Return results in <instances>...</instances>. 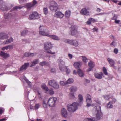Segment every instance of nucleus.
I'll list each match as a JSON object with an SVG mask.
<instances>
[{"mask_svg":"<svg viewBox=\"0 0 121 121\" xmlns=\"http://www.w3.org/2000/svg\"><path fill=\"white\" fill-rule=\"evenodd\" d=\"M69 98L71 99H73L75 98L74 94L73 93H69Z\"/></svg>","mask_w":121,"mask_h":121,"instance_id":"473e14b6","label":"nucleus"},{"mask_svg":"<svg viewBox=\"0 0 121 121\" xmlns=\"http://www.w3.org/2000/svg\"><path fill=\"white\" fill-rule=\"evenodd\" d=\"M39 106H40L39 104H36L35 106V109H38V108L39 107Z\"/></svg>","mask_w":121,"mask_h":121,"instance_id":"bf43d9fd","label":"nucleus"},{"mask_svg":"<svg viewBox=\"0 0 121 121\" xmlns=\"http://www.w3.org/2000/svg\"><path fill=\"white\" fill-rule=\"evenodd\" d=\"M77 90V87L75 86H71L69 88L70 91L71 93H73L76 92Z\"/></svg>","mask_w":121,"mask_h":121,"instance_id":"412c9836","label":"nucleus"},{"mask_svg":"<svg viewBox=\"0 0 121 121\" xmlns=\"http://www.w3.org/2000/svg\"><path fill=\"white\" fill-rule=\"evenodd\" d=\"M40 65L41 66H43L44 65H46L49 66V63L47 62L46 61H43L40 62L39 63Z\"/></svg>","mask_w":121,"mask_h":121,"instance_id":"393cba45","label":"nucleus"},{"mask_svg":"<svg viewBox=\"0 0 121 121\" xmlns=\"http://www.w3.org/2000/svg\"><path fill=\"white\" fill-rule=\"evenodd\" d=\"M47 30L45 27L43 26H41L39 27V33L41 35L47 36L48 35Z\"/></svg>","mask_w":121,"mask_h":121,"instance_id":"0eeeda50","label":"nucleus"},{"mask_svg":"<svg viewBox=\"0 0 121 121\" xmlns=\"http://www.w3.org/2000/svg\"><path fill=\"white\" fill-rule=\"evenodd\" d=\"M114 15L113 17L112 18V19L114 20H116L117 19V17L116 16L115 14H113Z\"/></svg>","mask_w":121,"mask_h":121,"instance_id":"338daca9","label":"nucleus"},{"mask_svg":"<svg viewBox=\"0 0 121 121\" xmlns=\"http://www.w3.org/2000/svg\"><path fill=\"white\" fill-rule=\"evenodd\" d=\"M29 53L26 52L24 54V55L25 56L27 57H29Z\"/></svg>","mask_w":121,"mask_h":121,"instance_id":"680f3d73","label":"nucleus"},{"mask_svg":"<svg viewBox=\"0 0 121 121\" xmlns=\"http://www.w3.org/2000/svg\"><path fill=\"white\" fill-rule=\"evenodd\" d=\"M8 37V35L4 32H2L0 34V39H6Z\"/></svg>","mask_w":121,"mask_h":121,"instance_id":"dca6fc26","label":"nucleus"},{"mask_svg":"<svg viewBox=\"0 0 121 121\" xmlns=\"http://www.w3.org/2000/svg\"><path fill=\"white\" fill-rule=\"evenodd\" d=\"M0 55L1 57L4 58H6L9 57V54L3 52L1 51Z\"/></svg>","mask_w":121,"mask_h":121,"instance_id":"6ab92c4d","label":"nucleus"},{"mask_svg":"<svg viewBox=\"0 0 121 121\" xmlns=\"http://www.w3.org/2000/svg\"><path fill=\"white\" fill-rule=\"evenodd\" d=\"M41 87L45 93H48L49 89L45 85H42Z\"/></svg>","mask_w":121,"mask_h":121,"instance_id":"4be33fe9","label":"nucleus"},{"mask_svg":"<svg viewBox=\"0 0 121 121\" xmlns=\"http://www.w3.org/2000/svg\"><path fill=\"white\" fill-rule=\"evenodd\" d=\"M58 63L59 66H60V68H61L62 66L65 65V62L63 60L61 59H59L58 60Z\"/></svg>","mask_w":121,"mask_h":121,"instance_id":"a878e982","label":"nucleus"},{"mask_svg":"<svg viewBox=\"0 0 121 121\" xmlns=\"http://www.w3.org/2000/svg\"><path fill=\"white\" fill-rule=\"evenodd\" d=\"M44 48L46 50V52L52 54H55V52H52L50 50V49H51L52 47V45L51 43L50 42H46L44 44Z\"/></svg>","mask_w":121,"mask_h":121,"instance_id":"7ed1b4c3","label":"nucleus"},{"mask_svg":"<svg viewBox=\"0 0 121 121\" xmlns=\"http://www.w3.org/2000/svg\"><path fill=\"white\" fill-rule=\"evenodd\" d=\"M47 36L50 37L54 40H59L60 39V38L59 37L55 35H49L48 34V35Z\"/></svg>","mask_w":121,"mask_h":121,"instance_id":"aec40b11","label":"nucleus"},{"mask_svg":"<svg viewBox=\"0 0 121 121\" xmlns=\"http://www.w3.org/2000/svg\"><path fill=\"white\" fill-rule=\"evenodd\" d=\"M79 102L80 104H81L82 103L83 97L82 95L81 94H79L78 95Z\"/></svg>","mask_w":121,"mask_h":121,"instance_id":"c756f323","label":"nucleus"},{"mask_svg":"<svg viewBox=\"0 0 121 121\" xmlns=\"http://www.w3.org/2000/svg\"><path fill=\"white\" fill-rule=\"evenodd\" d=\"M78 106V104L75 102L71 104H68L67 105L68 110L70 112H73L77 110Z\"/></svg>","mask_w":121,"mask_h":121,"instance_id":"f257e3e1","label":"nucleus"},{"mask_svg":"<svg viewBox=\"0 0 121 121\" xmlns=\"http://www.w3.org/2000/svg\"><path fill=\"white\" fill-rule=\"evenodd\" d=\"M103 97L105 99H108L110 98V97H109V95H104L103 96Z\"/></svg>","mask_w":121,"mask_h":121,"instance_id":"49530a36","label":"nucleus"},{"mask_svg":"<svg viewBox=\"0 0 121 121\" xmlns=\"http://www.w3.org/2000/svg\"><path fill=\"white\" fill-rule=\"evenodd\" d=\"M22 42L24 43H26L28 42V41L27 39H22Z\"/></svg>","mask_w":121,"mask_h":121,"instance_id":"864d4df0","label":"nucleus"},{"mask_svg":"<svg viewBox=\"0 0 121 121\" xmlns=\"http://www.w3.org/2000/svg\"><path fill=\"white\" fill-rule=\"evenodd\" d=\"M82 59L83 61L85 63H86L88 61V59L85 56H82Z\"/></svg>","mask_w":121,"mask_h":121,"instance_id":"4c0bfd02","label":"nucleus"},{"mask_svg":"<svg viewBox=\"0 0 121 121\" xmlns=\"http://www.w3.org/2000/svg\"><path fill=\"white\" fill-rule=\"evenodd\" d=\"M8 49L11 50L13 48V45H10L8 46Z\"/></svg>","mask_w":121,"mask_h":121,"instance_id":"5fc2aeb1","label":"nucleus"},{"mask_svg":"<svg viewBox=\"0 0 121 121\" xmlns=\"http://www.w3.org/2000/svg\"><path fill=\"white\" fill-rule=\"evenodd\" d=\"M51 72L53 73H55L56 72L55 69V68H52L51 69Z\"/></svg>","mask_w":121,"mask_h":121,"instance_id":"e2e57ef3","label":"nucleus"},{"mask_svg":"<svg viewBox=\"0 0 121 121\" xmlns=\"http://www.w3.org/2000/svg\"><path fill=\"white\" fill-rule=\"evenodd\" d=\"M57 98L55 97H50L48 101L49 106L50 107H54L55 105Z\"/></svg>","mask_w":121,"mask_h":121,"instance_id":"6e6552de","label":"nucleus"},{"mask_svg":"<svg viewBox=\"0 0 121 121\" xmlns=\"http://www.w3.org/2000/svg\"><path fill=\"white\" fill-rule=\"evenodd\" d=\"M86 99H87V100L91 99V96L88 94H87L86 95Z\"/></svg>","mask_w":121,"mask_h":121,"instance_id":"c03bdc74","label":"nucleus"},{"mask_svg":"<svg viewBox=\"0 0 121 121\" xmlns=\"http://www.w3.org/2000/svg\"><path fill=\"white\" fill-rule=\"evenodd\" d=\"M98 30V29L97 27H94L92 29V31L93 32L97 31Z\"/></svg>","mask_w":121,"mask_h":121,"instance_id":"6e6d98bb","label":"nucleus"},{"mask_svg":"<svg viewBox=\"0 0 121 121\" xmlns=\"http://www.w3.org/2000/svg\"><path fill=\"white\" fill-rule=\"evenodd\" d=\"M26 6L28 9H30L33 6L32 4L30 3L27 4L26 5Z\"/></svg>","mask_w":121,"mask_h":121,"instance_id":"79ce46f5","label":"nucleus"},{"mask_svg":"<svg viewBox=\"0 0 121 121\" xmlns=\"http://www.w3.org/2000/svg\"><path fill=\"white\" fill-rule=\"evenodd\" d=\"M80 13L82 15H89V12L86 8L83 9L81 10Z\"/></svg>","mask_w":121,"mask_h":121,"instance_id":"a211bd4d","label":"nucleus"},{"mask_svg":"<svg viewBox=\"0 0 121 121\" xmlns=\"http://www.w3.org/2000/svg\"><path fill=\"white\" fill-rule=\"evenodd\" d=\"M103 74V73L101 72H100L99 73H94L95 78L99 79H101L102 78V76Z\"/></svg>","mask_w":121,"mask_h":121,"instance_id":"2eb2a0df","label":"nucleus"},{"mask_svg":"<svg viewBox=\"0 0 121 121\" xmlns=\"http://www.w3.org/2000/svg\"><path fill=\"white\" fill-rule=\"evenodd\" d=\"M66 71V73L67 74H68L70 72V70L69 69H68L67 68Z\"/></svg>","mask_w":121,"mask_h":121,"instance_id":"0e129e2a","label":"nucleus"},{"mask_svg":"<svg viewBox=\"0 0 121 121\" xmlns=\"http://www.w3.org/2000/svg\"><path fill=\"white\" fill-rule=\"evenodd\" d=\"M39 17L38 14L36 12H33L29 16V19L30 20L37 19Z\"/></svg>","mask_w":121,"mask_h":121,"instance_id":"1a4fd4ad","label":"nucleus"},{"mask_svg":"<svg viewBox=\"0 0 121 121\" xmlns=\"http://www.w3.org/2000/svg\"><path fill=\"white\" fill-rule=\"evenodd\" d=\"M3 0H0V9H1L2 4H3Z\"/></svg>","mask_w":121,"mask_h":121,"instance_id":"4d7b16f0","label":"nucleus"},{"mask_svg":"<svg viewBox=\"0 0 121 121\" xmlns=\"http://www.w3.org/2000/svg\"><path fill=\"white\" fill-rule=\"evenodd\" d=\"M29 63H25L24 65H23L20 68V71H22L26 69L29 65Z\"/></svg>","mask_w":121,"mask_h":121,"instance_id":"f3484780","label":"nucleus"},{"mask_svg":"<svg viewBox=\"0 0 121 121\" xmlns=\"http://www.w3.org/2000/svg\"><path fill=\"white\" fill-rule=\"evenodd\" d=\"M43 11L44 13L45 14H47L48 13L47 9V8H44L43 9Z\"/></svg>","mask_w":121,"mask_h":121,"instance_id":"09e8293b","label":"nucleus"},{"mask_svg":"<svg viewBox=\"0 0 121 121\" xmlns=\"http://www.w3.org/2000/svg\"><path fill=\"white\" fill-rule=\"evenodd\" d=\"M48 93L51 95H53L54 93V92L52 89H51L48 91Z\"/></svg>","mask_w":121,"mask_h":121,"instance_id":"8fccbe9b","label":"nucleus"},{"mask_svg":"<svg viewBox=\"0 0 121 121\" xmlns=\"http://www.w3.org/2000/svg\"><path fill=\"white\" fill-rule=\"evenodd\" d=\"M78 45V42L75 40H73V44L72 45L75 46H77Z\"/></svg>","mask_w":121,"mask_h":121,"instance_id":"58836bf2","label":"nucleus"},{"mask_svg":"<svg viewBox=\"0 0 121 121\" xmlns=\"http://www.w3.org/2000/svg\"><path fill=\"white\" fill-rule=\"evenodd\" d=\"M103 71L104 74L106 75H108V73L107 72V70L105 67H103Z\"/></svg>","mask_w":121,"mask_h":121,"instance_id":"a18cd8bd","label":"nucleus"},{"mask_svg":"<svg viewBox=\"0 0 121 121\" xmlns=\"http://www.w3.org/2000/svg\"><path fill=\"white\" fill-rule=\"evenodd\" d=\"M70 13V11L69 10H67L65 12V16L66 17H69Z\"/></svg>","mask_w":121,"mask_h":121,"instance_id":"c9c22d12","label":"nucleus"},{"mask_svg":"<svg viewBox=\"0 0 121 121\" xmlns=\"http://www.w3.org/2000/svg\"><path fill=\"white\" fill-rule=\"evenodd\" d=\"M52 87L55 89H57L59 88V86L57 82H56L55 83H54V84H53Z\"/></svg>","mask_w":121,"mask_h":121,"instance_id":"f704fd0d","label":"nucleus"},{"mask_svg":"<svg viewBox=\"0 0 121 121\" xmlns=\"http://www.w3.org/2000/svg\"><path fill=\"white\" fill-rule=\"evenodd\" d=\"M60 68V66H59L60 70L62 72L65 71L67 69V67L65 66V65L62 66Z\"/></svg>","mask_w":121,"mask_h":121,"instance_id":"2f4dec72","label":"nucleus"},{"mask_svg":"<svg viewBox=\"0 0 121 121\" xmlns=\"http://www.w3.org/2000/svg\"><path fill=\"white\" fill-rule=\"evenodd\" d=\"M10 16L9 14V13L8 14H4V18L5 19H8L11 18L10 16Z\"/></svg>","mask_w":121,"mask_h":121,"instance_id":"ea45409f","label":"nucleus"},{"mask_svg":"<svg viewBox=\"0 0 121 121\" xmlns=\"http://www.w3.org/2000/svg\"><path fill=\"white\" fill-rule=\"evenodd\" d=\"M116 100L115 98L112 99V101H110L107 105V107L109 108H112L113 107V106L112 104H114Z\"/></svg>","mask_w":121,"mask_h":121,"instance_id":"f8f14e48","label":"nucleus"},{"mask_svg":"<svg viewBox=\"0 0 121 121\" xmlns=\"http://www.w3.org/2000/svg\"><path fill=\"white\" fill-rule=\"evenodd\" d=\"M27 0H18L19 3L22 4L23 3L26 2Z\"/></svg>","mask_w":121,"mask_h":121,"instance_id":"3c124183","label":"nucleus"},{"mask_svg":"<svg viewBox=\"0 0 121 121\" xmlns=\"http://www.w3.org/2000/svg\"><path fill=\"white\" fill-rule=\"evenodd\" d=\"M95 109L96 119L98 120H100L101 118L103 116V114L101 112L100 107L98 105L95 106L94 108Z\"/></svg>","mask_w":121,"mask_h":121,"instance_id":"f03ea898","label":"nucleus"},{"mask_svg":"<svg viewBox=\"0 0 121 121\" xmlns=\"http://www.w3.org/2000/svg\"><path fill=\"white\" fill-rule=\"evenodd\" d=\"M8 46H5V47H3L2 48V50L3 51L5 49L6 50H8Z\"/></svg>","mask_w":121,"mask_h":121,"instance_id":"13d9d810","label":"nucleus"},{"mask_svg":"<svg viewBox=\"0 0 121 121\" xmlns=\"http://www.w3.org/2000/svg\"><path fill=\"white\" fill-rule=\"evenodd\" d=\"M37 3V2L35 0H33V4H32L33 6L35 5Z\"/></svg>","mask_w":121,"mask_h":121,"instance_id":"774afa93","label":"nucleus"},{"mask_svg":"<svg viewBox=\"0 0 121 121\" xmlns=\"http://www.w3.org/2000/svg\"><path fill=\"white\" fill-rule=\"evenodd\" d=\"M64 15L62 13L58 11L54 15V17L59 18H62L63 17Z\"/></svg>","mask_w":121,"mask_h":121,"instance_id":"ddd939ff","label":"nucleus"},{"mask_svg":"<svg viewBox=\"0 0 121 121\" xmlns=\"http://www.w3.org/2000/svg\"><path fill=\"white\" fill-rule=\"evenodd\" d=\"M108 60L110 64V66L113 67L114 69H116V67L114 65L115 64V62L114 60L110 58H108L107 59Z\"/></svg>","mask_w":121,"mask_h":121,"instance_id":"9b49d317","label":"nucleus"},{"mask_svg":"<svg viewBox=\"0 0 121 121\" xmlns=\"http://www.w3.org/2000/svg\"><path fill=\"white\" fill-rule=\"evenodd\" d=\"M71 30L70 35L73 36L76 35L77 33V29L76 26H72Z\"/></svg>","mask_w":121,"mask_h":121,"instance_id":"9d476101","label":"nucleus"},{"mask_svg":"<svg viewBox=\"0 0 121 121\" xmlns=\"http://www.w3.org/2000/svg\"><path fill=\"white\" fill-rule=\"evenodd\" d=\"M28 31L26 30H23L21 32V35L22 36H24L27 33H28Z\"/></svg>","mask_w":121,"mask_h":121,"instance_id":"e433bc0d","label":"nucleus"},{"mask_svg":"<svg viewBox=\"0 0 121 121\" xmlns=\"http://www.w3.org/2000/svg\"><path fill=\"white\" fill-rule=\"evenodd\" d=\"M88 65L89 67L92 68H93L95 66L94 63L91 60L89 62Z\"/></svg>","mask_w":121,"mask_h":121,"instance_id":"c85d7f7f","label":"nucleus"},{"mask_svg":"<svg viewBox=\"0 0 121 121\" xmlns=\"http://www.w3.org/2000/svg\"><path fill=\"white\" fill-rule=\"evenodd\" d=\"M73 81V79L72 78H69L67 81V83L70 84L72 83Z\"/></svg>","mask_w":121,"mask_h":121,"instance_id":"a19ab883","label":"nucleus"},{"mask_svg":"<svg viewBox=\"0 0 121 121\" xmlns=\"http://www.w3.org/2000/svg\"><path fill=\"white\" fill-rule=\"evenodd\" d=\"M86 102L87 103H91L92 102L91 99H87L86 100Z\"/></svg>","mask_w":121,"mask_h":121,"instance_id":"69168bd1","label":"nucleus"},{"mask_svg":"<svg viewBox=\"0 0 121 121\" xmlns=\"http://www.w3.org/2000/svg\"><path fill=\"white\" fill-rule=\"evenodd\" d=\"M39 62V61L38 59H35L33 60L31 63V64L30 66V67H32L35 66V65L38 63Z\"/></svg>","mask_w":121,"mask_h":121,"instance_id":"5701e85b","label":"nucleus"},{"mask_svg":"<svg viewBox=\"0 0 121 121\" xmlns=\"http://www.w3.org/2000/svg\"><path fill=\"white\" fill-rule=\"evenodd\" d=\"M85 121H95V117H92L90 118H87L85 119Z\"/></svg>","mask_w":121,"mask_h":121,"instance_id":"72a5a7b5","label":"nucleus"},{"mask_svg":"<svg viewBox=\"0 0 121 121\" xmlns=\"http://www.w3.org/2000/svg\"><path fill=\"white\" fill-rule=\"evenodd\" d=\"M13 38L10 37L9 39L6 40L5 41L3 42L4 44H7L10 43H11L13 41Z\"/></svg>","mask_w":121,"mask_h":121,"instance_id":"b1692460","label":"nucleus"},{"mask_svg":"<svg viewBox=\"0 0 121 121\" xmlns=\"http://www.w3.org/2000/svg\"><path fill=\"white\" fill-rule=\"evenodd\" d=\"M36 53H29V57H32L36 55Z\"/></svg>","mask_w":121,"mask_h":121,"instance_id":"de8ad7c7","label":"nucleus"},{"mask_svg":"<svg viewBox=\"0 0 121 121\" xmlns=\"http://www.w3.org/2000/svg\"><path fill=\"white\" fill-rule=\"evenodd\" d=\"M56 82L54 80H50L49 81L48 84L49 86H52L53 84L55 83Z\"/></svg>","mask_w":121,"mask_h":121,"instance_id":"7c9ffc66","label":"nucleus"},{"mask_svg":"<svg viewBox=\"0 0 121 121\" xmlns=\"http://www.w3.org/2000/svg\"><path fill=\"white\" fill-rule=\"evenodd\" d=\"M118 52V50L117 49L115 48L114 50V52L116 54H117Z\"/></svg>","mask_w":121,"mask_h":121,"instance_id":"052dcab7","label":"nucleus"},{"mask_svg":"<svg viewBox=\"0 0 121 121\" xmlns=\"http://www.w3.org/2000/svg\"><path fill=\"white\" fill-rule=\"evenodd\" d=\"M51 5L50 6V9L51 10L55 12L58 9L57 5L56 3L54 1L51 2Z\"/></svg>","mask_w":121,"mask_h":121,"instance_id":"423d86ee","label":"nucleus"},{"mask_svg":"<svg viewBox=\"0 0 121 121\" xmlns=\"http://www.w3.org/2000/svg\"><path fill=\"white\" fill-rule=\"evenodd\" d=\"M77 73L79 76L81 77H83L84 76V74L83 71L80 69H78L77 71Z\"/></svg>","mask_w":121,"mask_h":121,"instance_id":"bb28decb","label":"nucleus"},{"mask_svg":"<svg viewBox=\"0 0 121 121\" xmlns=\"http://www.w3.org/2000/svg\"><path fill=\"white\" fill-rule=\"evenodd\" d=\"M73 40H69L68 39V43L72 45V44H73Z\"/></svg>","mask_w":121,"mask_h":121,"instance_id":"603ef678","label":"nucleus"},{"mask_svg":"<svg viewBox=\"0 0 121 121\" xmlns=\"http://www.w3.org/2000/svg\"><path fill=\"white\" fill-rule=\"evenodd\" d=\"M73 65L77 69H79L81 65L78 62H76L74 63Z\"/></svg>","mask_w":121,"mask_h":121,"instance_id":"cd10ccee","label":"nucleus"},{"mask_svg":"<svg viewBox=\"0 0 121 121\" xmlns=\"http://www.w3.org/2000/svg\"><path fill=\"white\" fill-rule=\"evenodd\" d=\"M14 6L13 4H6L3 2L1 7V10L4 11H7L10 9Z\"/></svg>","mask_w":121,"mask_h":121,"instance_id":"39448f33","label":"nucleus"},{"mask_svg":"<svg viewBox=\"0 0 121 121\" xmlns=\"http://www.w3.org/2000/svg\"><path fill=\"white\" fill-rule=\"evenodd\" d=\"M23 7H20L18 6H16L14 7L13 8V10H11L9 13V16H10L11 18H13L14 17L17 16V14L16 13L15 10H18V9H20Z\"/></svg>","mask_w":121,"mask_h":121,"instance_id":"20e7f679","label":"nucleus"},{"mask_svg":"<svg viewBox=\"0 0 121 121\" xmlns=\"http://www.w3.org/2000/svg\"><path fill=\"white\" fill-rule=\"evenodd\" d=\"M60 84L61 85L64 86L67 84V83L66 81L64 82L63 81H62L60 82Z\"/></svg>","mask_w":121,"mask_h":121,"instance_id":"37998d69","label":"nucleus"},{"mask_svg":"<svg viewBox=\"0 0 121 121\" xmlns=\"http://www.w3.org/2000/svg\"><path fill=\"white\" fill-rule=\"evenodd\" d=\"M61 113L62 117H64L66 118L68 116L67 111L66 109L64 108H63L62 109Z\"/></svg>","mask_w":121,"mask_h":121,"instance_id":"4468645a","label":"nucleus"}]
</instances>
